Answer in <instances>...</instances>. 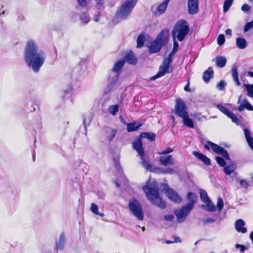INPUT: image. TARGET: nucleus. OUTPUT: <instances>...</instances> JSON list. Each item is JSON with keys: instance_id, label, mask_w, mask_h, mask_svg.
<instances>
[{"instance_id": "nucleus-1", "label": "nucleus", "mask_w": 253, "mask_h": 253, "mask_svg": "<svg viewBox=\"0 0 253 253\" xmlns=\"http://www.w3.org/2000/svg\"><path fill=\"white\" fill-rule=\"evenodd\" d=\"M46 58L45 52L33 40L27 42L24 51V60L26 65L35 73L40 72Z\"/></svg>"}, {"instance_id": "nucleus-2", "label": "nucleus", "mask_w": 253, "mask_h": 253, "mask_svg": "<svg viewBox=\"0 0 253 253\" xmlns=\"http://www.w3.org/2000/svg\"><path fill=\"white\" fill-rule=\"evenodd\" d=\"M142 189L148 199L152 204L161 209L166 208V204L160 196L156 181H153L152 183L148 182L146 185L143 186Z\"/></svg>"}, {"instance_id": "nucleus-3", "label": "nucleus", "mask_w": 253, "mask_h": 253, "mask_svg": "<svg viewBox=\"0 0 253 253\" xmlns=\"http://www.w3.org/2000/svg\"><path fill=\"white\" fill-rule=\"evenodd\" d=\"M189 32V28L185 20H180L175 24L171 32L172 38H177L182 42Z\"/></svg>"}, {"instance_id": "nucleus-4", "label": "nucleus", "mask_w": 253, "mask_h": 253, "mask_svg": "<svg viewBox=\"0 0 253 253\" xmlns=\"http://www.w3.org/2000/svg\"><path fill=\"white\" fill-rule=\"evenodd\" d=\"M137 0H126L120 6L116 13V17L120 20L126 19L131 12Z\"/></svg>"}, {"instance_id": "nucleus-5", "label": "nucleus", "mask_w": 253, "mask_h": 253, "mask_svg": "<svg viewBox=\"0 0 253 253\" xmlns=\"http://www.w3.org/2000/svg\"><path fill=\"white\" fill-rule=\"evenodd\" d=\"M128 208L132 214L139 220L144 218V213L140 203L135 199L130 200L128 203Z\"/></svg>"}, {"instance_id": "nucleus-6", "label": "nucleus", "mask_w": 253, "mask_h": 253, "mask_svg": "<svg viewBox=\"0 0 253 253\" xmlns=\"http://www.w3.org/2000/svg\"><path fill=\"white\" fill-rule=\"evenodd\" d=\"M206 149L210 150L211 148L213 151L217 154L221 155L227 160H230L228 152L223 147L216 144L210 141H208L204 146Z\"/></svg>"}, {"instance_id": "nucleus-7", "label": "nucleus", "mask_w": 253, "mask_h": 253, "mask_svg": "<svg viewBox=\"0 0 253 253\" xmlns=\"http://www.w3.org/2000/svg\"><path fill=\"white\" fill-rule=\"evenodd\" d=\"M174 113L176 116L181 118L189 114L186 104L180 98H177L175 100Z\"/></svg>"}, {"instance_id": "nucleus-8", "label": "nucleus", "mask_w": 253, "mask_h": 253, "mask_svg": "<svg viewBox=\"0 0 253 253\" xmlns=\"http://www.w3.org/2000/svg\"><path fill=\"white\" fill-rule=\"evenodd\" d=\"M163 189L170 201L176 203H181L182 199L180 196L173 189L170 188L167 184H163Z\"/></svg>"}, {"instance_id": "nucleus-9", "label": "nucleus", "mask_w": 253, "mask_h": 253, "mask_svg": "<svg viewBox=\"0 0 253 253\" xmlns=\"http://www.w3.org/2000/svg\"><path fill=\"white\" fill-rule=\"evenodd\" d=\"M192 210L191 209L185 205L180 209L175 211L174 213L177 217V222L181 223L183 222Z\"/></svg>"}, {"instance_id": "nucleus-10", "label": "nucleus", "mask_w": 253, "mask_h": 253, "mask_svg": "<svg viewBox=\"0 0 253 253\" xmlns=\"http://www.w3.org/2000/svg\"><path fill=\"white\" fill-rule=\"evenodd\" d=\"M133 148L137 152L140 156L141 163L143 161H146L144 159V151L143 148L142 142L141 137H137L132 142Z\"/></svg>"}, {"instance_id": "nucleus-11", "label": "nucleus", "mask_w": 253, "mask_h": 253, "mask_svg": "<svg viewBox=\"0 0 253 253\" xmlns=\"http://www.w3.org/2000/svg\"><path fill=\"white\" fill-rule=\"evenodd\" d=\"M238 103L240 104L238 108V110L239 112H242L245 109L249 111H253V106L250 104L246 98H243L242 95L239 97Z\"/></svg>"}, {"instance_id": "nucleus-12", "label": "nucleus", "mask_w": 253, "mask_h": 253, "mask_svg": "<svg viewBox=\"0 0 253 253\" xmlns=\"http://www.w3.org/2000/svg\"><path fill=\"white\" fill-rule=\"evenodd\" d=\"M119 79V75L117 74H113L110 75L108 78V84L107 86L104 90V94H108L110 93L114 88L115 84L117 82Z\"/></svg>"}, {"instance_id": "nucleus-13", "label": "nucleus", "mask_w": 253, "mask_h": 253, "mask_svg": "<svg viewBox=\"0 0 253 253\" xmlns=\"http://www.w3.org/2000/svg\"><path fill=\"white\" fill-rule=\"evenodd\" d=\"M187 10L190 15H195L199 12V0H187Z\"/></svg>"}, {"instance_id": "nucleus-14", "label": "nucleus", "mask_w": 253, "mask_h": 253, "mask_svg": "<svg viewBox=\"0 0 253 253\" xmlns=\"http://www.w3.org/2000/svg\"><path fill=\"white\" fill-rule=\"evenodd\" d=\"M159 162L161 165L165 167L174 164V160L171 155L162 156L160 157Z\"/></svg>"}, {"instance_id": "nucleus-15", "label": "nucleus", "mask_w": 253, "mask_h": 253, "mask_svg": "<svg viewBox=\"0 0 253 253\" xmlns=\"http://www.w3.org/2000/svg\"><path fill=\"white\" fill-rule=\"evenodd\" d=\"M142 166L147 170L157 173H163V169L158 167H153V166L146 161H143Z\"/></svg>"}, {"instance_id": "nucleus-16", "label": "nucleus", "mask_w": 253, "mask_h": 253, "mask_svg": "<svg viewBox=\"0 0 253 253\" xmlns=\"http://www.w3.org/2000/svg\"><path fill=\"white\" fill-rule=\"evenodd\" d=\"M197 198L198 196L195 193L191 192H188L186 196V199L188 203L186 206L192 210L197 201Z\"/></svg>"}, {"instance_id": "nucleus-17", "label": "nucleus", "mask_w": 253, "mask_h": 253, "mask_svg": "<svg viewBox=\"0 0 253 253\" xmlns=\"http://www.w3.org/2000/svg\"><path fill=\"white\" fill-rule=\"evenodd\" d=\"M245 222L242 219H239L235 223V228L237 232L246 233L247 232V229L245 227Z\"/></svg>"}, {"instance_id": "nucleus-18", "label": "nucleus", "mask_w": 253, "mask_h": 253, "mask_svg": "<svg viewBox=\"0 0 253 253\" xmlns=\"http://www.w3.org/2000/svg\"><path fill=\"white\" fill-rule=\"evenodd\" d=\"M162 45L163 44L156 39L151 42L149 46V49L150 52L151 53H154L159 52L161 50Z\"/></svg>"}, {"instance_id": "nucleus-19", "label": "nucleus", "mask_w": 253, "mask_h": 253, "mask_svg": "<svg viewBox=\"0 0 253 253\" xmlns=\"http://www.w3.org/2000/svg\"><path fill=\"white\" fill-rule=\"evenodd\" d=\"M169 36V31L167 29L163 30L157 36L156 39L160 41L163 44L168 40Z\"/></svg>"}, {"instance_id": "nucleus-20", "label": "nucleus", "mask_w": 253, "mask_h": 253, "mask_svg": "<svg viewBox=\"0 0 253 253\" xmlns=\"http://www.w3.org/2000/svg\"><path fill=\"white\" fill-rule=\"evenodd\" d=\"M193 154L194 156L197 157L199 160L203 162V163L206 166H210L211 165V160L207 157L206 155L201 153L197 151H193Z\"/></svg>"}, {"instance_id": "nucleus-21", "label": "nucleus", "mask_w": 253, "mask_h": 253, "mask_svg": "<svg viewBox=\"0 0 253 253\" xmlns=\"http://www.w3.org/2000/svg\"><path fill=\"white\" fill-rule=\"evenodd\" d=\"M125 62H127L128 63L135 65L137 63V59L134 56V54L132 51H129L126 53L124 57Z\"/></svg>"}, {"instance_id": "nucleus-22", "label": "nucleus", "mask_w": 253, "mask_h": 253, "mask_svg": "<svg viewBox=\"0 0 253 253\" xmlns=\"http://www.w3.org/2000/svg\"><path fill=\"white\" fill-rule=\"evenodd\" d=\"M213 70L212 67H209L203 74V80L206 83H208L211 79L213 77Z\"/></svg>"}, {"instance_id": "nucleus-23", "label": "nucleus", "mask_w": 253, "mask_h": 253, "mask_svg": "<svg viewBox=\"0 0 253 253\" xmlns=\"http://www.w3.org/2000/svg\"><path fill=\"white\" fill-rule=\"evenodd\" d=\"M231 75L233 80L236 86H239L241 85V83L239 81L238 78V72L237 67L235 64H233L232 66L231 69Z\"/></svg>"}, {"instance_id": "nucleus-24", "label": "nucleus", "mask_w": 253, "mask_h": 253, "mask_svg": "<svg viewBox=\"0 0 253 253\" xmlns=\"http://www.w3.org/2000/svg\"><path fill=\"white\" fill-rule=\"evenodd\" d=\"M125 63V62L124 60L118 61L116 63H115L112 69L113 72L110 75L118 74L119 75L120 72L123 67L124 66Z\"/></svg>"}, {"instance_id": "nucleus-25", "label": "nucleus", "mask_w": 253, "mask_h": 253, "mask_svg": "<svg viewBox=\"0 0 253 253\" xmlns=\"http://www.w3.org/2000/svg\"><path fill=\"white\" fill-rule=\"evenodd\" d=\"M244 132L247 142L250 147L253 151V137L251 136V134L249 129L247 128H244Z\"/></svg>"}, {"instance_id": "nucleus-26", "label": "nucleus", "mask_w": 253, "mask_h": 253, "mask_svg": "<svg viewBox=\"0 0 253 253\" xmlns=\"http://www.w3.org/2000/svg\"><path fill=\"white\" fill-rule=\"evenodd\" d=\"M65 244V236L63 232L61 233L59 236L58 240L56 242V248L58 250H62Z\"/></svg>"}, {"instance_id": "nucleus-27", "label": "nucleus", "mask_w": 253, "mask_h": 253, "mask_svg": "<svg viewBox=\"0 0 253 253\" xmlns=\"http://www.w3.org/2000/svg\"><path fill=\"white\" fill-rule=\"evenodd\" d=\"M169 2L168 0H165L164 2L161 3L157 7V11L155 12L156 14H162L164 13L168 6V4Z\"/></svg>"}, {"instance_id": "nucleus-28", "label": "nucleus", "mask_w": 253, "mask_h": 253, "mask_svg": "<svg viewBox=\"0 0 253 253\" xmlns=\"http://www.w3.org/2000/svg\"><path fill=\"white\" fill-rule=\"evenodd\" d=\"M141 123H138L134 122L127 124V130L128 132L134 131L138 130L142 126Z\"/></svg>"}, {"instance_id": "nucleus-29", "label": "nucleus", "mask_w": 253, "mask_h": 253, "mask_svg": "<svg viewBox=\"0 0 253 253\" xmlns=\"http://www.w3.org/2000/svg\"><path fill=\"white\" fill-rule=\"evenodd\" d=\"M182 119L183 124L185 126L189 128H193L194 127L193 121L191 118H189V114L182 118Z\"/></svg>"}, {"instance_id": "nucleus-30", "label": "nucleus", "mask_w": 253, "mask_h": 253, "mask_svg": "<svg viewBox=\"0 0 253 253\" xmlns=\"http://www.w3.org/2000/svg\"><path fill=\"white\" fill-rule=\"evenodd\" d=\"M236 44L238 48L241 49H245L247 47V41L243 38L239 37L236 40Z\"/></svg>"}, {"instance_id": "nucleus-31", "label": "nucleus", "mask_w": 253, "mask_h": 253, "mask_svg": "<svg viewBox=\"0 0 253 253\" xmlns=\"http://www.w3.org/2000/svg\"><path fill=\"white\" fill-rule=\"evenodd\" d=\"M139 137H141L142 139V138H147L149 140L152 141H154L156 138V134L153 132H141L140 133Z\"/></svg>"}, {"instance_id": "nucleus-32", "label": "nucleus", "mask_w": 253, "mask_h": 253, "mask_svg": "<svg viewBox=\"0 0 253 253\" xmlns=\"http://www.w3.org/2000/svg\"><path fill=\"white\" fill-rule=\"evenodd\" d=\"M105 131L106 133L108 134L107 137L109 142H110L113 139V138L116 135V133L117 132V129L108 128L107 129H106Z\"/></svg>"}, {"instance_id": "nucleus-33", "label": "nucleus", "mask_w": 253, "mask_h": 253, "mask_svg": "<svg viewBox=\"0 0 253 253\" xmlns=\"http://www.w3.org/2000/svg\"><path fill=\"white\" fill-rule=\"evenodd\" d=\"M226 63V59L224 56L216 57V65L218 67L223 68Z\"/></svg>"}, {"instance_id": "nucleus-34", "label": "nucleus", "mask_w": 253, "mask_h": 253, "mask_svg": "<svg viewBox=\"0 0 253 253\" xmlns=\"http://www.w3.org/2000/svg\"><path fill=\"white\" fill-rule=\"evenodd\" d=\"M90 211L92 212L96 215H98L101 217L104 216V214L103 213L99 212L98 211V208L97 205L94 203H92L90 207Z\"/></svg>"}, {"instance_id": "nucleus-35", "label": "nucleus", "mask_w": 253, "mask_h": 253, "mask_svg": "<svg viewBox=\"0 0 253 253\" xmlns=\"http://www.w3.org/2000/svg\"><path fill=\"white\" fill-rule=\"evenodd\" d=\"M244 86L248 96L253 98V84H245Z\"/></svg>"}, {"instance_id": "nucleus-36", "label": "nucleus", "mask_w": 253, "mask_h": 253, "mask_svg": "<svg viewBox=\"0 0 253 253\" xmlns=\"http://www.w3.org/2000/svg\"><path fill=\"white\" fill-rule=\"evenodd\" d=\"M200 196L201 200L204 203H207V202L209 201L210 199L208 196L207 192L205 190H200Z\"/></svg>"}, {"instance_id": "nucleus-37", "label": "nucleus", "mask_w": 253, "mask_h": 253, "mask_svg": "<svg viewBox=\"0 0 253 253\" xmlns=\"http://www.w3.org/2000/svg\"><path fill=\"white\" fill-rule=\"evenodd\" d=\"M215 106L220 111L227 116H229V114L231 113L228 108L221 104H216Z\"/></svg>"}, {"instance_id": "nucleus-38", "label": "nucleus", "mask_w": 253, "mask_h": 253, "mask_svg": "<svg viewBox=\"0 0 253 253\" xmlns=\"http://www.w3.org/2000/svg\"><path fill=\"white\" fill-rule=\"evenodd\" d=\"M236 167L234 165L225 166L224 168V171L226 174L230 175L234 171Z\"/></svg>"}, {"instance_id": "nucleus-39", "label": "nucleus", "mask_w": 253, "mask_h": 253, "mask_svg": "<svg viewBox=\"0 0 253 253\" xmlns=\"http://www.w3.org/2000/svg\"><path fill=\"white\" fill-rule=\"evenodd\" d=\"M206 206L205 209L209 211H214L216 210L215 206L214 204L210 200L209 201L206 203Z\"/></svg>"}, {"instance_id": "nucleus-40", "label": "nucleus", "mask_w": 253, "mask_h": 253, "mask_svg": "<svg viewBox=\"0 0 253 253\" xmlns=\"http://www.w3.org/2000/svg\"><path fill=\"white\" fill-rule=\"evenodd\" d=\"M145 41V37L143 35L140 34L139 35L137 39V46L136 47L137 48H141L142 47Z\"/></svg>"}, {"instance_id": "nucleus-41", "label": "nucleus", "mask_w": 253, "mask_h": 253, "mask_svg": "<svg viewBox=\"0 0 253 253\" xmlns=\"http://www.w3.org/2000/svg\"><path fill=\"white\" fill-rule=\"evenodd\" d=\"M108 111L110 114L114 116L119 111V106L117 104L111 105L108 107Z\"/></svg>"}, {"instance_id": "nucleus-42", "label": "nucleus", "mask_w": 253, "mask_h": 253, "mask_svg": "<svg viewBox=\"0 0 253 253\" xmlns=\"http://www.w3.org/2000/svg\"><path fill=\"white\" fill-rule=\"evenodd\" d=\"M169 68L166 66L162 65L160 67L159 71L158 72V76H163L167 73H169Z\"/></svg>"}, {"instance_id": "nucleus-43", "label": "nucleus", "mask_w": 253, "mask_h": 253, "mask_svg": "<svg viewBox=\"0 0 253 253\" xmlns=\"http://www.w3.org/2000/svg\"><path fill=\"white\" fill-rule=\"evenodd\" d=\"M233 2V0H225L223 4V12H226L228 11L230 7H231L232 3Z\"/></svg>"}, {"instance_id": "nucleus-44", "label": "nucleus", "mask_w": 253, "mask_h": 253, "mask_svg": "<svg viewBox=\"0 0 253 253\" xmlns=\"http://www.w3.org/2000/svg\"><path fill=\"white\" fill-rule=\"evenodd\" d=\"M113 161H114L115 167L116 169L119 172L123 173L122 169V168H121V165L120 164V162H119V159L118 158H115L113 159Z\"/></svg>"}, {"instance_id": "nucleus-45", "label": "nucleus", "mask_w": 253, "mask_h": 253, "mask_svg": "<svg viewBox=\"0 0 253 253\" xmlns=\"http://www.w3.org/2000/svg\"><path fill=\"white\" fill-rule=\"evenodd\" d=\"M228 117L230 118L232 120V121L235 123L236 125H239L240 124V121H239L238 118L232 112L229 114Z\"/></svg>"}, {"instance_id": "nucleus-46", "label": "nucleus", "mask_w": 253, "mask_h": 253, "mask_svg": "<svg viewBox=\"0 0 253 253\" xmlns=\"http://www.w3.org/2000/svg\"><path fill=\"white\" fill-rule=\"evenodd\" d=\"M81 20L84 23H87L90 21V17L87 13H83L80 16Z\"/></svg>"}, {"instance_id": "nucleus-47", "label": "nucleus", "mask_w": 253, "mask_h": 253, "mask_svg": "<svg viewBox=\"0 0 253 253\" xmlns=\"http://www.w3.org/2000/svg\"><path fill=\"white\" fill-rule=\"evenodd\" d=\"M215 159L217 163L220 166L223 167L226 165V162L222 157L217 156L216 157Z\"/></svg>"}, {"instance_id": "nucleus-48", "label": "nucleus", "mask_w": 253, "mask_h": 253, "mask_svg": "<svg viewBox=\"0 0 253 253\" xmlns=\"http://www.w3.org/2000/svg\"><path fill=\"white\" fill-rule=\"evenodd\" d=\"M217 42L219 45H223L225 42V36L223 34H220L217 39Z\"/></svg>"}, {"instance_id": "nucleus-49", "label": "nucleus", "mask_w": 253, "mask_h": 253, "mask_svg": "<svg viewBox=\"0 0 253 253\" xmlns=\"http://www.w3.org/2000/svg\"><path fill=\"white\" fill-rule=\"evenodd\" d=\"M226 85V84L225 81L221 80L216 85V87L219 90H223Z\"/></svg>"}, {"instance_id": "nucleus-50", "label": "nucleus", "mask_w": 253, "mask_h": 253, "mask_svg": "<svg viewBox=\"0 0 253 253\" xmlns=\"http://www.w3.org/2000/svg\"><path fill=\"white\" fill-rule=\"evenodd\" d=\"M252 28H253V20L246 24L244 28V32L246 33Z\"/></svg>"}, {"instance_id": "nucleus-51", "label": "nucleus", "mask_w": 253, "mask_h": 253, "mask_svg": "<svg viewBox=\"0 0 253 253\" xmlns=\"http://www.w3.org/2000/svg\"><path fill=\"white\" fill-rule=\"evenodd\" d=\"M91 122V118L90 117H84V118L83 124L84 125L85 130H86L87 126L90 125Z\"/></svg>"}, {"instance_id": "nucleus-52", "label": "nucleus", "mask_w": 253, "mask_h": 253, "mask_svg": "<svg viewBox=\"0 0 253 253\" xmlns=\"http://www.w3.org/2000/svg\"><path fill=\"white\" fill-rule=\"evenodd\" d=\"M173 151V149L170 147H168L166 150L158 153L160 155H165L169 154Z\"/></svg>"}, {"instance_id": "nucleus-53", "label": "nucleus", "mask_w": 253, "mask_h": 253, "mask_svg": "<svg viewBox=\"0 0 253 253\" xmlns=\"http://www.w3.org/2000/svg\"><path fill=\"white\" fill-rule=\"evenodd\" d=\"M223 207V201L221 198L219 197L217 199V208L218 211H221Z\"/></svg>"}, {"instance_id": "nucleus-54", "label": "nucleus", "mask_w": 253, "mask_h": 253, "mask_svg": "<svg viewBox=\"0 0 253 253\" xmlns=\"http://www.w3.org/2000/svg\"><path fill=\"white\" fill-rule=\"evenodd\" d=\"M173 46L172 51L176 52L179 48V44L176 41L175 38H173Z\"/></svg>"}, {"instance_id": "nucleus-55", "label": "nucleus", "mask_w": 253, "mask_h": 253, "mask_svg": "<svg viewBox=\"0 0 253 253\" xmlns=\"http://www.w3.org/2000/svg\"><path fill=\"white\" fill-rule=\"evenodd\" d=\"M251 7L248 4L245 3L241 7V10L244 12H248L250 11Z\"/></svg>"}, {"instance_id": "nucleus-56", "label": "nucleus", "mask_w": 253, "mask_h": 253, "mask_svg": "<svg viewBox=\"0 0 253 253\" xmlns=\"http://www.w3.org/2000/svg\"><path fill=\"white\" fill-rule=\"evenodd\" d=\"M235 247L236 249H240L241 252H244L247 249L245 246L241 244H236Z\"/></svg>"}, {"instance_id": "nucleus-57", "label": "nucleus", "mask_w": 253, "mask_h": 253, "mask_svg": "<svg viewBox=\"0 0 253 253\" xmlns=\"http://www.w3.org/2000/svg\"><path fill=\"white\" fill-rule=\"evenodd\" d=\"M164 218L165 220L167 221H172L173 220L174 217L172 214H168L164 215Z\"/></svg>"}, {"instance_id": "nucleus-58", "label": "nucleus", "mask_w": 253, "mask_h": 253, "mask_svg": "<svg viewBox=\"0 0 253 253\" xmlns=\"http://www.w3.org/2000/svg\"><path fill=\"white\" fill-rule=\"evenodd\" d=\"M193 116L199 121H202L203 118H206L205 116H202L199 113H195L193 115Z\"/></svg>"}, {"instance_id": "nucleus-59", "label": "nucleus", "mask_w": 253, "mask_h": 253, "mask_svg": "<svg viewBox=\"0 0 253 253\" xmlns=\"http://www.w3.org/2000/svg\"><path fill=\"white\" fill-rule=\"evenodd\" d=\"M241 186L244 188H247L249 186L248 182L245 180H241L240 181Z\"/></svg>"}, {"instance_id": "nucleus-60", "label": "nucleus", "mask_w": 253, "mask_h": 253, "mask_svg": "<svg viewBox=\"0 0 253 253\" xmlns=\"http://www.w3.org/2000/svg\"><path fill=\"white\" fill-rule=\"evenodd\" d=\"M79 5L83 7H85L87 5L86 0H77Z\"/></svg>"}, {"instance_id": "nucleus-61", "label": "nucleus", "mask_w": 253, "mask_h": 253, "mask_svg": "<svg viewBox=\"0 0 253 253\" xmlns=\"http://www.w3.org/2000/svg\"><path fill=\"white\" fill-rule=\"evenodd\" d=\"M215 221V220L211 218H207L204 219L203 222L204 224H206L209 223H213Z\"/></svg>"}, {"instance_id": "nucleus-62", "label": "nucleus", "mask_w": 253, "mask_h": 253, "mask_svg": "<svg viewBox=\"0 0 253 253\" xmlns=\"http://www.w3.org/2000/svg\"><path fill=\"white\" fill-rule=\"evenodd\" d=\"M171 61L169 60V59H168L167 58H165L163 62L162 65L169 68V65L171 63Z\"/></svg>"}, {"instance_id": "nucleus-63", "label": "nucleus", "mask_w": 253, "mask_h": 253, "mask_svg": "<svg viewBox=\"0 0 253 253\" xmlns=\"http://www.w3.org/2000/svg\"><path fill=\"white\" fill-rule=\"evenodd\" d=\"M103 2L102 0H96V7L98 9H101L103 7Z\"/></svg>"}, {"instance_id": "nucleus-64", "label": "nucleus", "mask_w": 253, "mask_h": 253, "mask_svg": "<svg viewBox=\"0 0 253 253\" xmlns=\"http://www.w3.org/2000/svg\"><path fill=\"white\" fill-rule=\"evenodd\" d=\"M174 170L172 168H168L166 169H163V173H169L172 174L173 173Z\"/></svg>"}]
</instances>
